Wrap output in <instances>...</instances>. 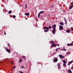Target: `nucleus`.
Listing matches in <instances>:
<instances>
[{"label":"nucleus","instance_id":"1","mask_svg":"<svg viewBox=\"0 0 73 73\" xmlns=\"http://www.w3.org/2000/svg\"><path fill=\"white\" fill-rule=\"evenodd\" d=\"M56 25H54L53 26H52V28L53 29V30L52 31V33H55V31H56Z\"/></svg>","mask_w":73,"mask_h":73},{"label":"nucleus","instance_id":"2","mask_svg":"<svg viewBox=\"0 0 73 73\" xmlns=\"http://www.w3.org/2000/svg\"><path fill=\"white\" fill-rule=\"evenodd\" d=\"M44 13V11H40V12L38 14V17H39L40 16V14H41V13Z\"/></svg>","mask_w":73,"mask_h":73},{"label":"nucleus","instance_id":"3","mask_svg":"<svg viewBox=\"0 0 73 73\" xmlns=\"http://www.w3.org/2000/svg\"><path fill=\"white\" fill-rule=\"evenodd\" d=\"M5 49L7 52H8L9 53L10 52V51L8 49V48H7V47H5Z\"/></svg>","mask_w":73,"mask_h":73},{"label":"nucleus","instance_id":"4","mask_svg":"<svg viewBox=\"0 0 73 73\" xmlns=\"http://www.w3.org/2000/svg\"><path fill=\"white\" fill-rule=\"evenodd\" d=\"M59 56L60 58H64L65 57L64 56H62V55L60 54L59 55Z\"/></svg>","mask_w":73,"mask_h":73},{"label":"nucleus","instance_id":"5","mask_svg":"<svg viewBox=\"0 0 73 73\" xmlns=\"http://www.w3.org/2000/svg\"><path fill=\"white\" fill-rule=\"evenodd\" d=\"M56 44H53L51 46V48H53V46H54L55 47V46H56Z\"/></svg>","mask_w":73,"mask_h":73},{"label":"nucleus","instance_id":"6","mask_svg":"<svg viewBox=\"0 0 73 73\" xmlns=\"http://www.w3.org/2000/svg\"><path fill=\"white\" fill-rule=\"evenodd\" d=\"M64 20L65 21V23L66 25H67V21H66V18H64Z\"/></svg>","mask_w":73,"mask_h":73},{"label":"nucleus","instance_id":"7","mask_svg":"<svg viewBox=\"0 0 73 73\" xmlns=\"http://www.w3.org/2000/svg\"><path fill=\"white\" fill-rule=\"evenodd\" d=\"M59 29H63V27H62V26L60 25L59 26Z\"/></svg>","mask_w":73,"mask_h":73},{"label":"nucleus","instance_id":"8","mask_svg":"<svg viewBox=\"0 0 73 73\" xmlns=\"http://www.w3.org/2000/svg\"><path fill=\"white\" fill-rule=\"evenodd\" d=\"M73 62V61H71L70 62L68 63V65H70V64H72V62Z\"/></svg>","mask_w":73,"mask_h":73},{"label":"nucleus","instance_id":"9","mask_svg":"<svg viewBox=\"0 0 73 73\" xmlns=\"http://www.w3.org/2000/svg\"><path fill=\"white\" fill-rule=\"evenodd\" d=\"M25 16H29V13H25Z\"/></svg>","mask_w":73,"mask_h":73},{"label":"nucleus","instance_id":"10","mask_svg":"<svg viewBox=\"0 0 73 73\" xmlns=\"http://www.w3.org/2000/svg\"><path fill=\"white\" fill-rule=\"evenodd\" d=\"M70 54V53L69 52H67L66 53V54H67V55H69Z\"/></svg>","mask_w":73,"mask_h":73},{"label":"nucleus","instance_id":"11","mask_svg":"<svg viewBox=\"0 0 73 73\" xmlns=\"http://www.w3.org/2000/svg\"><path fill=\"white\" fill-rule=\"evenodd\" d=\"M53 61L54 62H56V61H57V58H55V59L53 60Z\"/></svg>","mask_w":73,"mask_h":73},{"label":"nucleus","instance_id":"12","mask_svg":"<svg viewBox=\"0 0 73 73\" xmlns=\"http://www.w3.org/2000/svg\"><path fill=\"white\" fill-rule=\"evenodd\" d=\"M60 25H64V24L62 22L60 23Z\"/></svg>","mask_w":73,"mask_h":73},{"label":"nucleus","instance_id":"13","mask_svg":"<svg viewBox=\"0 0 73 73\" xmlns=\"http://www.w3.org/2000/svg\"><path fill=\"white\" fill-rule=\"evenodd\" d=\"M45 29H47V30L48 31V30L49 29H48V27H44Z\"/></svg>","mask_w":73,"mask_h":73},{"label":"nucleus","instance_id":"14","mask_svg":"<svg viewBox=\"0 0 73 73\" xmlns=\"http://www.w3.org/2000/svg\"><path fill=\"white\" fill-rule=\"evenodd\" d=\"M66 32L67 33H69L70 32V29H68V30H66Z\"/></svg>","mask_w":73,"mask_h":73},{"label":"nucleus","instance_id":"15","mask_svg":"<svg viewBox=\"0 0 73 73\" xmlns=\"http://www.w3.org/2000/svg\"><path fill=\"white\" fill-rule=\"evenodd\" d=\"M62 62H63L64 63H66V62H67V61H66L65 60H63L62 61Z\"/></svg>","mask_w":73,"mask_h":73},{"label":"nucleus","instance_id":"16","mask_svg":"<svg viewBox=\"0 0 73 73\" xmlns=\"http://www.w3.org/2000/svg\"><path fill=\"white\" fill-rule=\"evenodd\" d=\"M23 61V60H19V63H20V62H21Z\"/></svg>","mask_w":73,"mask_h":73},{"label":"nucleus","instance_id":"17","mask_svg":"<svg viewBox=\"0 0 73 73\" xmlns=\"http://www.w3.org/2000/svg\"><path fill=\"white\" fill-rule=\"evenodd\" d=\"M62 50H64V51H66V49L65 48H64L63 49H62Z\"/></svg>","mask_w":73,"mask_h":73},{"label":"nucleus","instance_id":"18","mask_svg":"<svg viewBox=\"0 0 73 73\" xmlns=\"http://www.w3.org/2000/svg\"><path fill=\"white\" fill-rule=\"evenodd\" d=\"M68 72L70 73H72V72L71 71V70H68Z\"/></svg>","mask_w":73,"mask_h":73},{"label":"nucleus","instance_id":"19","mask_svg":"<svg viewBox=\"0 0 73 73\" xmlns=\"http://www.w3.org/2000/svg\"><path fill=\"white\" fill-rule=\"evenodd\" d=\"M73 7V5H72V6H71L69 8V9H72V8Z\"/></svg>","mask_w":73,"mask_h":73},{"label":"nucleus","instance_id":"20","mask_svg":"<svg viewBox=\"0 0 73 73\" xmlns=\"http://www.w3.org/2000/svg\"><path fill=\"white\" fill-rule=\"evenodd\" d=\"M27 8V4L26 3L25 6V8Z\"/></svg>","mask_w":73,"mask_h":73},{"label":"nucleus","instance_id":"21","mask_svg":"<svg viewBox=\"0 0 73 73\" xmlns=\"http://www.w3.org/2000/svg\"><path fill=\"white\" fill-rule=\"evenodd\" d=\"M63 66H66V64L65 63H64L63 64Z\"/></svg>","mask_w":73,"mask_h":73},{"label":"nucleus","instance_id":"22","mask_svg":"<svg viewBox=\"0 0 73 73\" xmlns=\"http://www.w3.org/2000/svg\"><path fill=\"white\" fill-rule=\"evenodd\" d=\"M12 13V11H9V13Z\"/></svg>","mask_w":73,"mask_h":73},{"label":"nucleus","instance_id":"23","mask_svg":"<svg viewBox=\"0 0 73 73\" xmlns=\"http://www.w3.org/2000/svg\"><path fill=\"white\" fill-rule=\"evenodd\" d=\"M50 43H51V44H54V42L53 41H51L50 42Z\"/></svg>","mask_w":73,"mask_h":73},{"label":"nucleus","instance_id":"24","mask_svg":"<svg viewBox=\"0 0 73 73\" xmlns=\"http://www.w3.org/2000/svg\"><path fill=\"white\" fill-rule=\"evenodd\" d=\"M70 29H71V31H73V27H71Z\"/></svg>","mask_w":73,"mask_h":73},{"label":"nucleus","instance_id":"25","mask_svg":"<svg viewBox=\"0 0 73 73\" xmlns=\"http://www.w3.org/2000/svg\"><path fill=\"white\" fill-rule=\"evenodd\" d=\"M13 18H15L16 17V16L15 15H13Z\"/></svg>","mask_w":73,"mask_h":73},{"label":"nucleus","instance_id":"26","mask_svg":"<svg viewBox=\"0 0 73 73\" xmlns=\"http://www.w3.org/2000/svg\"><path fill=\"white\" fill-rule=\"evenodd\" d=\"M51 28H52V27H51V26H49L48 27V28H49V29H50Z\"/></svg>","mask_w":73,"mask_h":73},{"label":"nucleus","instance_id":"27","mask_svg":"<svg viewBox=\"0 0 73 73\" xmlns=\"http://www.w3.org/2000/svg\"><path fill=\"white\" fill-rule=\"evenodd\" d=\"M57 66H60V63H58L57 64Z\"/></svg>","mask_w":73,"mask_h":73},{"label":"nucleus","instance_id":"28","mask_svg":"<svg viewBox=\"0 0 73 73\" xmlns=\"http://www.w3.org/2000/svg\"><path fill=\"white\" fill-rule=\"evenodd\" d=\"M48 30H44V31L45 32H48Z\"/></svg>","mask_w":73,"mask_h":73},{"label":"nucleus","instance_id":"29","mask_svg":"<svg viewBox=\"0 0 73 73\" xmlns=\"http://www.w3.org/2000/svg\"><path fill=\"white\" fill-rule=\"evenodd\" d=\"M71 69H73V64H72V66L71 68Z\"/></svg>","mask_w":73,"mask_h":73},{"label":"nucleus","instance_id":"30","mask_svg":"<svg viewBox=\"0 0 73 73\" xmlns=\"http://www.w3.org/2000/svg\"><path fill=\"white\" fill-rule=\"evenodd\" d=\"M24 66H22L21 67L22 69H24Z\"/></svg>","mask_w":73,"mask_h":73},{"label":"nucleus","instance_id":"31","mask_svg":"<svg viewBox=\"0 0 73 73\" xmlns=\"http://www.w3.org/2000/svg\"><path fill=\"white\" fill-rule=\"evenodd\" d=\"M58 69H60V66H58Z\"/></svg>","mask_w":73,"mask_h":73},{"label":"nucleus","instance_id":"32","mask_svg":"<svg viewBox=\"0 0 73 73\" xmlns=\"http://www.w3.org/2000/svg\"><path fill=\"white\" fill-rule=\"evenodd\" d=\"M19 72L20 73H23V72L21 71H19Z\"/></svg>","mask_w":73,"mask_h":73},{"label":"nucleus","instance_id":"33","mask_svg":"<svg viewBox=\"0 0 73 73\" xmlns=\"http://www.w3.org/2000/svg\"><path fill=\"white\" fill-rule=\"evenodd\" d=\"M70 45H71V46H73V44H72L71 43L70 44Z\"/></svg>","mask_w":73,"mask_h":73},{"label":"nucleus","instance_id":"34","mask_svg":"<svg viewBox=\"0 0 73 73\" xmlns=\"http://www.w3.org/2000/svg\"><path fill=\"white\" fill-rule=\"evenodd\" d=\"M67 46H70V44H67Z\"/></svg>","mask_w":73,"mask_h":73},{"label":"nucleus","instance_id":"35","mask_svg":"<svg viewBox=\"0 0 73 73\" xmlns=\"http://www.w3.org/2000/svg\"><path fill=\"white\" fill-rule=\"evenodd\" d=\"M11 64H13V62H12V61H11Z\"/></svg>","mask_w":73,"mask_h":73},{"label":"nucleus","instance_id":"36","mask_svg":"<svg viewBox=\"0 0 73 73\" xmlns=\"http://www.w3.org/2000/svg\"><path fill=\"white\" fill-rule=\"evenodd\" d=\"M58 50V48H56V51H57V50Z\"/></svg>","mask_w":73,"mask_h":73},{"label":"nucleus","instance_id":"37","mask_svg":"<svg viewBox=\"0 0 73 73\" xmlns=\"http://www.w3.org/2000/svg\"><path fill=\"white\" fill-rule=\"evenodd\" d=\"M4 35H6V33H5V32H4Z\"/></svg>","mask_w":73,"mask_h":73},{"label":"nucleus","instance_id":"38","mask_svg":"<svg viewBox=\"0 0 73 73\" xmlns=\"http://www.w3.org/2000/svg\"><path fill=\"white\" fill-rule=\"evenodd\" d=\"M15 68H16V66H14V67H13V68H14V69H15Z\"/></svg>","mask_w":73,"mask_h":73},{"label":"nucleus","instance_id":"39","mask_svg":"<svg viewBox=\"0 0 73 73\" xmlns=\"http://www.w3.org/2000/svg\"><path fill=\"white\" fill-rule=\"evenodd\" d=\"M23 57L24 58H25L26 57H25V56H23Z\"/></svg>","mask_w":73,"mask_h":73},{"label":"nucleus","instance_id":"40","mask_svg":"<svg viewBox=\"0 0 73 73\" xmlns=\"http://www.w3.org/2000/svg\"><path fill=\"white\" fill-rule=\"evenodd\" d=\"M57 49H60V48H58Z\"/></svg>","mask_w":73,"mask_h":73},{"label":"nucleus","instance_id":"41","mask_svg":"<svg viewBox=\"0 0 73 73\" xmlns=\"http://www.w3.org/2000/svg\"><path fill=\"white\" fill-rule=\"evenodd\" d=\"M9 45V44H7V45L8 46Z\"/></svg>","mask_w":73,"mask_h":73},{"label":"nucleus","instance_id":"42","mask_svg":"<svg viewBox=\"0 0 73 73\" xmlns=\"http://www.w3.org/2000/svg\"><path fill=\"white\" fill-rule=\"evenodd\" d=\"M57 45H58V46H59V45L58 44H57Z\"/></svg>","mask_w":73,"mask_h":73},{"label":"nucleus","instance_id":"43","mask_svg":"<svg viewBox=\"0 0 73 73\" xmlns=\"http://www.w3.org/2000/svg\"><path fill=\"white\" fill-rule=\"evenodd\" d=\"M51 7H53V6H51Z\"/></svg>","mask_w":73,"mask_h":73},{"label":"nucleus","instance_id":"44","mask_svg":"<svg viewBox=\"0 0 73 73\" xmlns=\"http://www.w3.org/2000/svg\"><path fill=\"white\" fill-rule=\"evenodd\" d=\"M70 4L71 5H72V3H71Z\"/></svg>","mask_w":73,"mask_h":73},{"label":"nucleus","instance_id":"45","mask_svg":"<svg viewBox=\"0 0 73 73\" xmlns=\"http://www.w3.org/2000/svg\"><path fill=\"white\" fill-rule=\"evenodd\" d=\"M26 20H27V18H26Z\"/></svg>","mask_w":73,"mask_h":73},{"label":"nucleus","instance_id":"46","mask_svg":"<svg viewBox=\"0 0 73 73\" xmlns=\"http://www.w3.org/2000/svg\"><path fill=\"white\" fill-rule=\"evenodd\" d=\"M69 21H70V20H69Z\"/></svg>","mask_w":73,"mask_h":73}]
</instances>
